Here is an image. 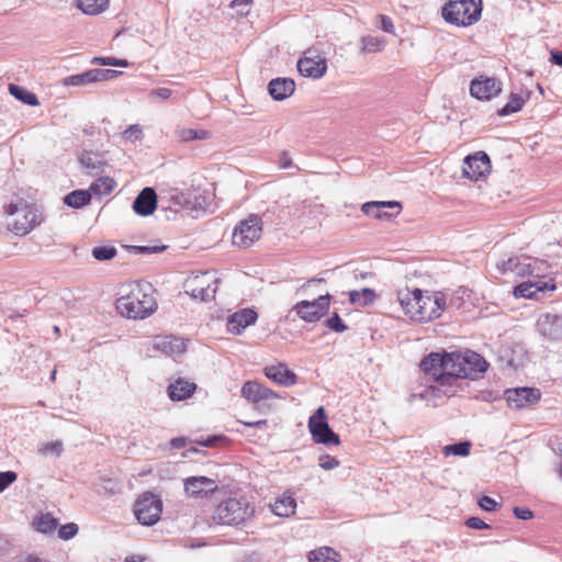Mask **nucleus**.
Wrapping results in <instances>:
<instances>
[{
    "label": "nucleus",
    "mask_w": 562,
    "mask_h": 562,
    "mask_svg": "<svg viewBox=\"0 0 562 562\" xmlns=\"http://www.w3.org/2000/svg\"><path fill=\"white\" fill-rule=\"evenodd\" d=\"M337 552L331 548L323 547L308 553L310 562H338Z\"/></svg>",
    "instance_id": "nucleus-38"
},
{
    "label": "nucleus",
    "mask_w": 562,
    "mask_h": 562,
    "mask_svg": "<svg viewBox=\"0 0 562 562\" xmlns=\"http://www.w3.org/2000/svg\"><path fill=\"white\" fill-rule=\"evenodd\" d=\"M156 347L166 355H173L182 352L183 342L175 337H164L157 340Z\"/></svg>",
    "instance_id": "nucleus-35"
},
{
    "label": "nucleus",
    "mask_w": 562,
    "mask_h": 562,
    "mask_svg": "<svg viewBox=\"0 0 562 562\" xmlns=\"http://www.w3.org/2000/svg\"><path fill=\"white\" fill-rule=\"evenodd\" d=\"M63 442L59 440L47 442L43 445L40 449V452L43 454L54 453L55 456L59 457L63 452Z\"/></svg>",
    "instance_id": "nucleus-47"
},
{
    "label": "nucleus",
    "mask_w": 562,
    "mask_h": 562,
    "mask_svg": "<svg viewBox=\"0 0 562 562\" xmlns=\"http://www.w3.org/2000/svg\"><path fill=\"white\" fill-rule=\"evenodd\" d=\"M375 300V292L370 288H363L360 291H350L349 301L353 305L368 306L371 305Z\"/></svg>",
    "instance_id": "nucleus-34"
},
{
    "label": "nucleus",
    "mask_w": 562,
    "mask_h": 562,
    "mask_svg": "<svg viewBox=\"0 0 562 562\" xmlns=\"http://www.w3.org/2000/svg\"><path fill=\"white\" fill-rule=\"evenodd\" d=\"M157 207L156 191L150 188H144L133 202V210L140 216H148L154 213Z\"/></svg>",
    "instance_id": "nucleus-23"
},
{
    "label": "nucleus",
    "mask_w": 562,
    "mask_h": 562,
    "mask_svg": "<svg viewBox=\"0 0 562 562\" xmlns=\"http://www.w3.org/2000/svg\"><path fill=\"white\" fill-rule=\"evenodd\" d=\"M517 263V258H509L502 262L498 267L503 272L514 271Z\"/></svg>",
    "instance_id": "nucleus-60"
},
{
    "label": "nucleus",
    "mask_w": 562,
    "mask_h": 562,
    "mask_svg": "<svg viewBox=\"0 0 562 562\" xmlns=\"http://www.w3.org/2000/svg\"><path fill=\"white\" fill-rule=\"evenodd\" d=\"M279 167L282 169H286L292 167V159L286 151H282L279 156Z\"/></svg>",
    "instance_id": "nucleus-59"
},
{
    "label": "nucleus",
    "mask_w": 562,
    "mask_h": 562,
    "mask_svg": "<svg viewBox=\"0 0 562 562\" xmlns=\"http://www.w3.org/2000/svg\"><path fill=\"white\" fill-rule=\"evenodd\" d=\"M240 392L241 396L248 402L258 404L257 408L262 414H268L274 409V406L268 401L281 398L278 393L256 381L244 383Z\"/></svg>",
    "instance_id": "nucleus-7"
},
{
    "label": "nucleus",
    "mask_w": 562,
    "mask_h": 562,
    "mask_svg": "<svg viewBox=\"0 0 562 562\" xmlns=\"http://www.w3.org/2000/svg\"><path fill=\"white\" fill-rule=\"evenodd\" d=\"M442 372L437 378L438 390L447 396L457 393V383L461 379V352H442Z\"/></svg>",
    "instance_id": "nucleus-4"
},
{
    "label": "nucleus",
    "mask_w": 562,
    "mask_h": 562,
    "mask_svg": "<svg viewBox=\"0 0 562 562\" xmlns=\"http://www.w3.org/2000/svg\"><path fill=\"white\" fill-rule=\"evenodd\" d=\"M550 61L554 65L562 67V50H551L550 52Z\"/></svg>",
    "instance_id": "nucleus-62"
},
{
    "label": "nucleus",
    "mask_w": 562,
    "mask_h": 562,
    "mask_svg": "<svg viewBox=\"0 0 562 562\" xmlns=\"http://www.w3.org/2000/svg\"><path fill=\"white\" fill-rule=\"evenodd\" d=\"M78 526L75 522L63 525L58 530V536L63 540H70L78 533Z\"/></svg>",
    "instance_id": "nucleus-46"
},
{
    "label": "nucleus",
    "mask_w": 562,
    "mask_h": 562,
    "mask_svg": "<svg viewBox=\"0 0 562 562\" xmlns=\"http://www.w3.org/2000/svg\"><path fill=\"white\" fill-rule=\"evenodd\" d=\"M383 48V42L378 37L368 35L361 38V50L363 53H375Z\"/></svg>",
    "instance_id": "nucleus-43"
},
{
    "label": "nucleus",
    "mask_w": 562,
    "mask_h": 562,
    "mask_svg": "<svg viewBox=\"0 0 562 562\" xmlns=\"http://www.w3.org/2000/svg\"><path fill=\"white\" fill-rule=\"evenodd\" d=\"M78 159L88 173L98 175L104 172L106 160L102 154L83 149L79 153Z\"/></svg>",
    "instance_id": "nucleus-25"
},
{
    "label": "nucleus",
    "mask_w": 562,
    "mask_h": 562,
    "mask_svg": "<svg viewBox=\"0 0 562 562\" xmlns=\"http://www.w3.org/2000/svg\"><path fill=\"white\" fill-rule=\"evenodd\" d=\"M75 3L83 13L95 15L108 8L109 0H75Z\"/></svg>",
    "instance_id": "nucleus-32"
},
{
    "label": "nucleus",
    "mask_w": 562,
    "mask_h": 562,
    "mask_svg": "<svg viewBox=\"0 0 562 562\" xmlns=\"http://www.w3.org/2000/svg\"><path fill=\"white\" fill-rule=\"evenodd\" d=\"M117 70L94 68L63 79L64 86H86L88 83L106 81L116 77Z\"/></svg>",
    "instance_id": "nucleus-17"
},
{
    "label": "nucleus",
    "mask_w": 562,
    "mask_h": 562,
    "mask_svg": "<svg viewBox=\"0 0 562 562\" xmlns=\"http://www.w3.org/2000/svg\"><path fill=\"white\" fill-rule=\"evenodd\" d=\"M502 92V82L494 77L480 76L471 81L470 93L477 100H491Z\"/></svg>",
    "instance_id": "nucleus-15"
},
{
    "label": "nucleus",
    "mask_w": 562,
    "mask_h": 562,
    "mask_svg": "<svg viewBox=\"0 0 562 562\" xmlns=\"http://www.w3.org/2000/svg\"><path fill=\"white\" fill-rule=\"evenodd\" d=\"M295 82L290 78H276L268 85L269 94L273 100L282 101L293 94Z\"/></svg>",
    "instance_id": "nucleus-26"
},
{
    "label": "nucleus",
    "mask_w": 562,
    "mask_h": 562,
    "mask_svg": "<svg viewBox=\"0 0 562 562\" xmlns=\"http://www.w3.org/2000/svg\"><path fill=\"white\" fill-rule=\"evenodd\" d=\"M265 374L268 379L282 386H292L296 383V374L284 363L272 364L265 368Z\"/></svg>",
    "instance_id": "nucleus-24"
},
{
    "label": "nucleus",
    "mask_w": 562,
    "mask_h": 562,
    "mask_svg": "<svg viewBox=\"0 0 562 562\" xmlns=\"http://www.w3.org/2000/svg\"><path fill=\"white\" fill-rule=\"evenodd\" d=\"M442 352H430L422 360L420 369L437 383V378L442 372Z\"/></svg>",
    "instance_id": "nucleus-29"
},
{
    "label": "nucleus",
    "mask_w": 562,
    "mask_h": 562,
    "mask_svg": "<svg viewBox=\"0 0 562 562\" xmlns=\"http://www.w3.org/2000/svg\"><path fill=\"white\" fill-rule=\"evenodd\" d=\"M472 443L468 440L445 446L442 453L448 456L467 457L470 454Z\"/></svg>",
    "instance_id": "nucleus-39"
},
{
    "label": "nucleus",
    "mask_w": 562,
    "mask_h": 562,
    "mask_svg": "<svg viewBox=\"0 0 562 562\" xmlns=\"http://www.w3.org/2000/svg\"><path fill=\"white\" fill-rule=\"evenodd\" d=\"M244 425L247 426V427H251V428H262L267 425V420L266 419H260V420H256V422H244Z\"/></svg>",
    "instance_id": "nucleus-64"
},
{
    "label": "nucleus",
    "mask_w": 562,
    "mask_h": 562,
    "mask_svg": "<svg viewBox=\"0 0 562 562\" xmlns=\"http://www.w3.org/2000/svg\"><path fill=\"white\" fill-rule=\"evenodd\" d=\"M461 379L475 380L488 368L487 361L481 355L472 350L461 352ZM458 371L460 372V370Z\"/></svg>",
    "instance_id": "nucleus-16"
},
{
    "label": "nucleus",
    "mask_w": 562,
    "mask_h": 562,
    "mask_svg": "<svg viewBox=\"0 0 562 562\" xmlns=\"http://www.w3.org/2000/svg\"><path fill=\"white\" fill-rule=\"evenodd\" d=\"M216 280L209 276L207 272L201 273V276L193 277L187 283V293L192 297L199 299L202 302H207L214 299L217 286Z\"/></svg>",
    "instance_id": "nucleus-12"
},
{
    "label": "nucleus",
    "mask_w": 562,
    "mask_h": 562,
    "mask_svg": "<svg viewBox=\"0 0 562 562\" xmlns=\"http://www.w3.org/2000/svg\"><path fill=\"white\" fill-rule=\"evenodd\" d=\"M423 291L420 289L409 290L401 289L397 291L396 296L397 301L401 304L403 311L406 315L417 322H426L427 318L431 317V312H425V307L420 305V301H423Z\"/></svg>",
    "instance_id": "nucleus-10"
},
{
    "label": "nucleus",
    "mask_w": 562,
    "mask_h": 562,
    "mask_svg": "<svg viewBox=\"0 0 562 562\" xmlns=\"http://www.w3.org/2000/svg\"><path fill=\"white\" fill-rule=\"evenodd\" d=\"M381 20V29L386 33H393L394 32V24L390 16L387 15H380Z\"/></svg>",
    "instance_id": "nucleus-57"
},
{
    "label": "nucleus",
    "mask_w": 562,
    "mask_h": 562,
    "mask_svg": "<svg viewBox=\"0 0 562 562\" xmlns=\"http://www.w3.org/2000/svg\"><path fill=\"white\" fill-rule=\"evenodd\" d=\"M225 439H226L225 436H209L206 439L199 440L196 442L203 447H215L218 441L225 440Z\"/></svg>",
    "instance_id": "nucleus-56"
},
{
    "label": "nucleus",
    "mask_w": 562,
    "mask_h": 562,
    "mask_svg": "<svg viewBox=\"0 0 562 562\" xmlns=\"http://www.w3.org/2000/svg\"><path fill=\"white\" fill-rule=\"evenodd\" d=\"M420 305L426 308L425 312H428V313L431 312V317L427 318L426 322L432 321V319H436L439 317L438 307H432V306H429V304H426V296H424V295H423V301H420Z\"/></svg>",
    "instance_id": "nucleus-58"
},
{
    "label": "nucleus",
    "mask_w": 562,
    "mask_h": 562,
    "mask_svg": "<svg viewBox=\"0 0 562 562\" xmlns=\"http://www.w3.org/2000/svg\"><path fill=\"white\" fill-rule=\"evenodd\" d=\"M340 462L335 457L329 454H323L318 458V465L328 471L339 467Z\"/></svg>",
    "instance_id": "nucleus-50"
},
{
    "label": "nucleus",
    "mask_w": 562,
    "mask_h": 562,
    "mask_svg": "<svg viewBox=\"0 0 562 562\" xmlns=\"http://www.w3.org/2000/svg\"><path fill=\"white\" fill-rule=\"evenodd\" d=\"M297 70L304 77L318 79L325 75L327 63L325 58H322L319 55H313V52L308 49L297 60Z\"/></svg>",
    "instance_id": "nucleus-18"
},
{
    "label": "nucleus",
    "mask_w": 562,
    "mask_h": 562,
    "mask_svg": "<svg viewBox=\"0 0 562 562\" xmlns=\"http://www.w3.org/2000/svg\"><path fill=\"white\" fill-rule=\"evenodd\" d=\"M465 525L472 529H490L491 526L479 517H470L465 520Z\"/></svg>",
    "instance_id": "nucleus-54"
},
{
    "label": "nucleus",
    "mask_w": 562,
    "mask_h": 562,
    "mask_svg": "<svg viewBox=\"0 0 562 562\" xmlns=\"http://www.w3.org/2000/svg\"><path fill=\"white\" fill-rule=\"evenodd\" d=\"M271 508L274 515L289 517L295 512L296 501L292 495L284 493L281 498L274 502Z\"/></svg>",
    "instance_id": "nucleus-30"
},
{
    "label": "nucleus",
    "mask_w": 562,
    "mask_h": 562,
    "mask_svg": "<svg viewBox=\"0 0 562 562\" xmlns=\"http://www.w3.org/2000/svg\"><path fill=\"white\" fill-rule=\"evenodd\" d=\"M513 513L516 518L521 519V520H528L533 517V513L530 509L525 508V507H515L513 509Z\"/></svg>",
    "instance_id": "nucleus-55"
},
{
    "label": "nucleus",
    "mask_w": 562,
    "mask_h": 562,
    "mask_svg": "<svg viewBox=\"0 0 562 562\" xmlns=\"http://www.w3.org/2000/svg\"><path fill=\"white\" fill-rule=\"evenodd\" d=\"M116 182L110 177H100L93 181L89 190L95 195H106L115 188Z\"/></svg>",
    "instance_id": "nucleus-36"
},
{
    "label": "nucleus",
    "mask_w": 562,
    "mask_h": 562,
    "mask_svg": "<svg viewBox=\"0 0 562 562\" xmlns=\"http://www.w3.org/2000/svg\"><path fill=\"white\" fill-rule=\"evenodd\" d=\"M18 475L13 471L0 472V493H2L9 485H11Z\"/></svg>",
    "instance_id": "nucleus-51"
},
{
    "label": "nucleus",
    "mask_w": 562,
    "mask_h": 562,
    "mask_svg": "<svg viewBox=\"0 0 562 562\" xmlns=\"http://www.w3.org/2000/svg\"><path fill=\"white\" fill-rule=\"evenodd\" d=\"M36 529L42 533H52L58 525V520L50 514H44L35 522Z\"/></svg>",
    "instance_id": "nucleus-41"
},
{
    "label": "nucleus",
    "mask_w": 562,
    "mask_h": 562,
    "mask_svg": "<svg viewBox=\"0 0 562 562\" xmlns=\"http://www.w3.org/2000/svg\"><path fill=\"white\" fill-rule=\"evenodd\" d=\"M144 137L143 128L139 124H132L122 132V138L126 142L135 143Z\"/></svg>",
    "instance_id": "nucleus-44"
},
{
    "label": "nucleus",
    "mask_w": 562,
    "mask_h": 562,
    "mask_svg": "<svg viewBox=\"0 0 562 562\" xmlns=\"http://www.w3.org/2000/svg\"><path fill=\"white\" fill-rule=\"evenodd\" d=\"M167 246H130V249L135 254L151 255L162 252Z\"/></svg>",
    "instance_id": "nucleus-48"
},
{
    "label": "nucleus",
    "mask_w": 562,
    "mask_h": 562,
    "mask_svg": "<svg viewBox=\"0 0 562 562\" xmlns=\"http://www.w3.org/2000/svg\"><path fill=\"white\" fill-rule=\"evenodd\" d=\"M330 294L319 295L313 301L303 300L295 304L293 310L297 316L305 322L313 323L318 321L329 308Z\"/></svg>",
    "instance_id": "nucleus-11"
},
{
    "label": "nucleus",
    "mask_w": 562,
    "mask_h": 562,
    "mask_svg": "<svg viewBox=\"0 0 562 562\" xmlns=\"http://www.w3.org/2000/svg\"><path fill=\"white\" fill-rule=\"evenodd\" d=\"M9 92L11 93V95H13L15 99L23 102L26 105L36 106L40 104L38 99L35 93H33L18 85L10 83Z\"/></svg>",
    "instance_id": "nucleus-33"
},
{
    "label": "nucleus",
    "mask_w": 562,
    "mask_h": 562,
    "mask_svg": "<svg viewBox=\"0 0 562 562\" xmlns=\"http://www.w3.org/2000/svg\"><path fill=\"white\" fill-rule=\"evenodd\" d=\"M539 333L551 340L562 339V316L551 313L542 314L538 322Z\"/></svg>",
    "instance_id": "nucleus-21"
},
{
    "label": "nucleus",
    "mask_w": 562,
    "mask_h": 562,
    "mask_svg": "<svg viewBox=\"0 0 562 562\" xmlns=\"http://www.w3.org/2000/svg\"><path fill=\"white\" fill-rule=\"evenodd\" d=\"M541 393L535 387H516L507 389L504 392V398L509 407L521 409L529 405L537 403L540 400Z\"/></svg>",
    "instance_id": "nucleus-14"
},
{
    "label": "nucleus",
    "mask_w": 562,
    "mask_h": 562,
    "mask_svg": "<svg viewBox=\"0 0 562 562\" xmlns=\"http://www.w3.org/2000/svg\"><path fill=\"white\" fill-rule=\"evenodd\" d=\"M491 160L486 153L477 151L465 157L462 171L465 178L477 181L491 171Z\"/></svg>",
    "instance_id": "nucleus-13"
},
{
    "label": "nucleus",
    "mask_w": 562,
    "mask_h": 562,
    "mask_svg": "<svg viewBox=\"0 0 562 562\" xmlns=\"http://www.w3.org/2000/svg\"><path fill=\"white\" fill-rule=\"evenodd\" d=\"M261 233V217L257 214H250L235 226L232 235L233 245L248 248L260 238Z\"/></svg>",
    "instance_id": "nucleus-6"
},
{
    "label": "nucleus",
    "mask_w": 562,
    "mask_h": 562,
    "mask_svg": "<svg viewBox=\"0 0 562 562\" xmlns=\"http://www.w3.org/2000/svg\"><path fill=\"white\" fill-rule=\"evenodd\" d=\"M196 385L184 380H177L168 386V395L172 401H183L193 395Z\"/></svg>",
    "instance_id": "nucleus-28"
},
{
    "label": "nucleus",
    "mask_w": 562,
    "mask_h": 562,
    "mask_svg": "<svg viewBox=\"0 0 562 562\" xmlns=\"http://www.w3.org/2000/svg\"><path fill=\"white\" fill-rule=\"evenodd\" d=\"M117 254L114 246H97L92 249V256L98 261H108L113 259Z\"/></svg>",
    "instance_id": "nucleus-42"
},
{
    "label": "nucleus",
    "mask_w": 562,
    "mask_h": 562,
    "mask_svg": "<svg viewBox=\"0 0 562 562\" xmlns=\"http://www.w3.org/2000/svg\"><path fill=\"white\" fill-rule=\"evenodd\" d=\"M5 212L8 215L13 216L9 226H11V229L16 235H25L37 225V214L22 201L20 203H10Z\"/></svg>",
    "instance_id": "nucleus-8"
},
{
    "label": "nucleus",
    "mask_w": 562,
    "mask_h": 562,
    "mask_svg": "<svg viewBox=\"0 0 562 562\" xmlns=\"http://www.w3.org/2000/svg\"><path fill=\"white\" fill-rule=\"evenodd\" d=\"M134 513L139 524L144 526L155 525L162 513L161 498L153 492L143 493L135 501Z\"/></svg>",
    "instance_id": "nucleus-5"
},
{
    "label": "nucleus",
    "mask_w": 562,
    "mask_h": 562,
    "mask_svg": "<svg viewBox=\"0 0 562 562\" xmlns=\"http://www.w3.org/2000/svg\"><path fill=\"white\" fill-rule=\"evenodd\" d=\"M92 198L91 191L88 190H74L64 198V203L72 209H81L90 203Z\"/></svg>",
    "instance_id": "nucleus-31"
},
{
    "label": "nucleus",
    "mask_w": 562,
    "mask_h": 562,
    "mask_svg": "<svg viewBox=\"0 0 562 562\" xmlns=\"http://www.w3.org/2000/svg\"><path fill=\"white\" fill-rule=\"evenodd\" d=\"M326 326L335 333H344L347 329L346 324L341 317L335 313L331 317L325 322Z\"/></svg>",
    "instance_id": "nucleus-45"
},
{
    "label": "nucleus",
    "mask_w": 562,
    "mask_h": 562,
    "mask_svg": "<svg viewBox=\"0 0 562 562\" xmlns=\"http://www.w3.org/2000/svg\"><path fill=\"white\" fill-rule=\"evenodd\" d=\"M308 429L315 442L325 446L340 445L339 436L329 427L326 420V413L319 406L308 419Z\"/></svg>",
    "instance_id": "nucleus-9"
},
{
    "label": "nucleus",
    "mask_w": 562,
    "mask_h": 562,
    "mask_svg": "<svg viewBox=\"0 0 562 562\" xmlns=\"http://www.w3.org/2000/svg\"><path fill=\"white\" fill-rule=\"evenodd\" d=\"M257 318V312L251 308H244L236 312L227 318V331L234 335H239L246 327L255 324Z\"/></svg>",
    "instance_id": "nucleus-22"
},
{
    "label": "nucleus",
    "mask_w": 562,
    "mask_h": 562,
    "mask_svg": "<svg viewBox=\"0 0 562 562\" xmlns=\"http://www.w3.org/2000/svg\"><path fill=\"white\" fill-rule=\"evenodd\" d=\"M255 508L244 497H232L221 502L214 513L213 520L220 525L237 526L254 516Z\"/></svg>",
    "instance_id": "nucleus-2"
},
{
    "label": "nucleus",
    "mask_w": 562,
    "mask_h": 562,
    "mask_svg": "<svg viewBox=\"0 0 562 562\" xmlns=\"http://www.w3.org/2000/svg\"><path fill=\"white\" fill-rule=\"evenodd\" d=\"M93 64H100L103 66H120L125 67L127 66V61L125 59H119L114 57H94L92 59Z\"/></svg>",
    "instance_id": "nucleus-49"
},
{
    "label": "nucleus",
    "mask_w": 562,
    "mask_h": 562,
    "mask_svg": "<svg viewBox=\"0 0 562 562\" xmlns=\"http://www.w3.org/2000/svg\"><path fill=\"white\" fill-rule=\"evenodd\" d=\"M482 12V0H450L442 8L443 19L457 26H469L476 22Z\"/></svg>",
    "instance_id": "nucleus-3"
},
{
    "label": "nucleus",
    "mask_w": 562,
    "mask_h": 562,
    "mask_svg": "<svg viewBox=\"0 0 562 562\" xmlns=\"http://www.w3.org/2000/svg\"><path fill=\"white\" fill-rule=\"evenodd\" d=\"M526 100L518 93H510L508 102L497 110L499 116H506L521 110Z\"/></svg>",
    "instance_id": "nucleus-37"
},
{
    "label": "nucleus",
    "mask_w": 562,
    "mask_h": 562,
    "mask_svg": "<svg viewBox=\"0 0 562 562\" xmlns=\"http://www.w3.org/2000/svg\"><path fill=\"white\" fill-rule=\"evenodd\" d=\"M479 506L485 512H494L499 504L494 498L484 495L480 498Z\"/></svg>",
    "instance_id": "nucleus-53"
},
{
    "label": "nucleus",
    "mask_w": 562,
    "mask_h": 562,
    "mask_svg": "<svg viewBox=\"0 0 562 562\" xmlns=\"http://www.w3.org/2000/svg\"><path fill=\"white\" fill-rule=\"evenodd\" d=\"M402 204L397 201H370L361 206V211L378 220H391L400 214Z\"/></svg>",
    "instance_id": "nucleus-19"
},
{
    "label": "nucleus",
    "mask_w": 562,
    "mask_h": 562,
    "mask_svg": "<svg viewBox=\"0 0 562 562\" xmlns=\"http://www.w3.org/2000/svg\"><path fill=\"white\" fill-rule=\"evenodd\" d=\"M116 308L128 318L143 319L148 317L157 308L151 286L149 284L144 286L139 283L133 285L127 294L117 299Z\"/></svg>",
    "instance_id": "nucleus-1"
},
{
    "label": "nucleus",
    "mask_w": 562,
    "mask_h": 562,
    "mask_svg": "<svg viewBox=\"0 0 562 562\" xmlns=\"http://www.w3.org/2000/svg\"><path fill=\"white\" fill-rule=\"evenodd\" d=\"M217 488L216 482L206 476H190L184 480V491L191 497H204Z\"/></svg>",
    "instance_id": "nucleus-20"
},
{
    "label": "nucleus",
    "mask_w": 562,
    "mask_h": 562,
    "mask_svg": "<svg viewBox=\"0 0 562 562\" xmlns=\"http://www.w3.org/2000/svg\"><path fill=\"white\" fill-rule=\"evenodd\" d=\"M426 304L429 306L438 307L439 316L446 308V300L442 295L426 296Z\"/></svg>",
    "instance_id": "nucleus-52"
},
{
    "label": "nucleus",
    "mask_w": 562,
    "mask_h": 562,
    "mask_svg": "<svg viewBox=\"0 0 562 562\" xmlns=\"http://www.w3.org/2000/svg\"><path fill=\"white\" fill-rule=\"evenodd\" d=\"M179 138L182 142H191L196 139H207L210 132L205 130H194L190 127H182L177 131Z\"/></svg>",
    "instance_id": "nucleus-40"
},
{
    "label": "nucleus",
    "mask_w": 562,
    "mask_h": 562,
    "mask_svg": "<svg viewBox=\"0 0 562 562\" xmlns=\"http://www.w3.org/2000/svg\"><path fill=\"white\" fill-rule=\"evenodd\" d=\"M555 289L554 284L548 285L544 281H538V282H522L515 286L514 289V295L516 297H524V299H536L538 292H546V291H552Z\"/></svg>",
    "instance_id": "nucleus-27"
},
{
    "label": "nucleus",
    "mask_w": 562,
    "mask_h": 562,
    "mask_svg": "<svg viewBox=\"0 0 562 562\" xmlns=\"http://www.w3.org/2000/svg\"><path fill=\"white\" fill-rule=\"evenodd\" d=\"M153 95H156L162 100H167L171 97L172 91L168 88H158L151 91Z\"/></svg>",
    "instance_id": "nucleus-61"
},
{
    "label": "nucleus",
    "mask_w": 562,
    "mask_h": 562,
    "mask_svg": "<svg viewBox=\"0 0 562 562\" xmlns=\"http://www.w3.org/2000/svg\"><path fill=\"white\" fill-rule=\"evenodd\" d=\"M186 445H187V440L184 437H177V438L171 439V441H170V446L173 449H182L186 447Z\"/></svg>",
    "instance_id": "nucleus-63"
}]
</instances>
